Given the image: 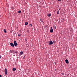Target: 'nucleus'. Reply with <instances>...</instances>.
I'll list each match as a JSON object with an SVG mask.
<instances>
[{
	"mask_svg": "<svg viewBox=\"0 0 77 77\" xmlns=\"http://www.w3.org/2000/svg\"><path fill=\"white\" fill-rule=\"evenodd\" d=\"M53 42L52 41H49V44L50 45H53Z\"/></svg>",
	"mask_w": 77,
	"mask_h": 77,
	"instance_id": "20e7f679",
	"label": "nucleus"
},
{
	"mask_svg": "<svg viewBox=\"0 0 77 77\" xmlns=\"http://www.w3.org/2000/svg\"><path fill=\"white\" fill-rule=\"evenodd\" d=\"M18 36H21V34H19L18 35H17Z\"/></svg>",
	"mask_w": 77,
	"mask_h": 77,
	"instance_id": "f3484780",
	"label": "nucleus"
},
{
	"mask_svg": "<svg viewBox=\"0 0 77 77\" xmlns=\"http://www.w3.org/2000/svg\"><path fill=\"white\" fill-rule=\"evenodd\" d=\"M57 14H59V11H57Z\"/></svg>",
	"mask_w": 77,
	"mask_h": 77,
	"instance_id": "a211bd4d",
	"label": "nucleus"
},
{
	"mask_svg": "<svg viewBox=\"0 0 77 77\" xmlns=\"http://www.w3.org/2000/svg\"><path fill=\"white\" fill-rule=\"evenodd\" d=\"M2 77V75H0V77Z\"/></svg>",
	"mask_w": 77,
	"mask_h": 77,
	"instance_id": "b1692460",
	"label": "nucleus"
},
{
	"mask_svg": "<svg viewBox=\"0 0 77 77\" xmlns=\"http://www.w3.org/2000/svg\"><path fill=\"white\" fill-rule=\"evenodd\" d=\"M47 16L49 17H51V13H48V14Z\"/></svg>",
	"mask_w": 77,
	"mask_h": 77,
	"instance_id": "0eeeda50",
	"label": "nucleus"
},
{
	"mask_svg": "<svg viewBox=\"0 0 77 77\" xmlns=\"http://www.w3.org/2000/svg\"><path fill=\"white\" fill-rule=\"evenodd\" d=\"M5 75H7V74H8V70H7V69H6V68H5Z\"/></svg>",
	"mask_w": 77,
	"mask_h": 77,
	"instance_id": "f257e3e1",
	"label": "nucleus"
},
{
	"mask_svg": "<svg viewBox=\"0 0 77 77\" xmlns=\"http://www.w3.org/2000/svg\"><path fill=\"white\" fill-rule=\"evenodd\" d=\"M58 1H61V0H58Z\"/></svg>",
	"mask_w": 77,
	"mask_h": 77,
	"instance_id": "393cba45",
	"label": "nucleus"
},
{
	"mask_svg": "<svg viewBox=\"0 0 77 77\" xmlns=\"http://www.w3.org/2000/svg\"><path fill=\"white\" fill-rule=\"evenodd\" d=\"M1 16H0V17Z\"/></svg>",
	"mask_w": 77,
	"mask_h": 77,
	"instance_id": "cd10ccee",
	"label": "nucleus"
},
{
	"mask_svg": "<svg viewBox=\"0 0 77 77\" xmlns=\"http://www.w3.org/2000/svg\"><path fill=\"white\" fill-rule=\"evenodd\" d=\"M4 32H5V33H6L7 32H6V29H4Z\"/></svg>",
	"mask_w": 77,
	"mask_h": 77,
	"instance_id": "ddd939ff",
	"label": "nucleus"
},
{
	"mask_svg": "<svg viewBox=\"0 0 77 77\" xmlns=\"http://www.w3.org/2000/svg\"><path fill=\"white\" fill-rule=\"evenodd\" d=\"M10 51L11 53H14V51L13 50H10Z\"/></svg>",
	"mask_w": 77,
	"mask_h": 77,
	"instance_id": "423d86ee",
	"label": "nucleus"
},
{
	"mask_svg": "<svg viewBox=\"0 0 77 77\" xmlns=\"http://www.w3.org/2000/svg\"><path fill=\"white\" fill-rule=\"evenodd\" d=\"M10 45H11V47H14V44L11 43L10 44Z\"/></svg>",
	"mask_w": 77,
	"mask_h": 77,
	"instance_id": "7ed1b4c3",
	"label": "nucleus"
},
{
	"mask_svg": "<svg viewBox=\"0 0 77 77\" xmlns=\"http://www.w3.org/2000/svg\"><path fill=\"white\" fill-rule=\"evenodd\" d=\"M1 57H2V56L0 55V59H1Z\"/></svg>",
	"mask_w": 77,
	"mask_h": 77,
	"instance_id": "412c9836",
	"label": "nucleus"
},
{
	"mask_svg": "<svg viewBox=\"0 0 77 77\" xmlns=\"http://www.w3.org/2000/svg\"><path fill=\"white\" fill-rule=\"evenodd\" d=\"M14 45L15 46H17V45H18V44H17V42H16V41H14Z\"/></svg>",
	"mask_w": 77,
	"mask_h": 77,
	"instance_id": "f03ea898",
	"label": "nucleus"
},
{
	"mask_svg": "<svg viewBox=\"0 0 77 77\" xmlns=\"http://www.w3.org/2000/svg\"><path fill=\"white\" fill-rule=\"evenodd\" d=\"M62 74H63V75H64V73H62Z\"/></svg>",
	"mask_w": 77,
	"mask_h": 77,
	"instance_id": "5701e85b",
	"label": "nucleus"
},
{
	"mask_svg": "<svg viewBox=\"0 0 77 77\" xmlns=\"http://www.w3.org/2000/svg\"><path fill=\"white\" fill-rule=\"evenodd\" d=\"M20 54H21V55H22L23 54V51H21L20 52Z\"/></svg>",
	"mask_w": 77,
	"mask_h": 77,
	"instance_id": "9b49d317",
	"label": "nucleus"
},
{
	"mask_svg": "<svg viewBox=\"0 0 77 77\" xmlns=\"http://www.w3.org/2000/svg\"><path fill=\"white\" fill-rule=\"evenodd\" d=\"M14 53H16V54H17L18 53V51H17V50L14 51Z\"/></svg>",
	"mask_w": 77,
	"mask_h": 77,
	"instance_id": "6e6552de",
	"label": "nucleus"
},
{
	"mask_svg": "<svg viewBox=\"0 0 77 77\" xmlns=\"http://www.w3.org/2000/svg\"><path fill=\"white\" fill-rule=\"evenodd\" d=\"M50 32H51V33H53V29H51L50 30Z\"/></svg>",
	"mask_w": 77,
	"mask_h": 77,
	"instance_id": "9d476101",
	"label": "nucleus"
},
{
	"mask_svg": "<svg viewBox=\"0 0 77 77\" xmlns=\"http://www.w3.org/2000/svg\"><path fill=\"white\" fill-rule=\"evenodd\" d=\"M51 29H53V27H51Z\"/></svg>",
	"mask_w": 77,
	"mask_h": 77,
	"instance_id": "4be33fe9",
	"label": "nucleus"
},
{
	"mask_svg": "<svg viewBox=\"0 0 77 77\" xmlns=\"http://www.w3.org/2000/svg\"><path fill=\"white\" fill-rule=\"evenodd\" d=\"M27 42V41L26 40V42Z\"/></svg>",
	"mask_w": 77,
	"mask_h": 77,
	"instance_id": "a878e982",
	"label": "nucleus"
},
{
	"mask_svg": "<svg viewBox=\"0 0 77 77\" xmlns=\"http://www.w3.org/2000/svg\"><path fill=\"white\" fill-rule=\"evenodd\" d=\"M65 62H66V63H69V61H68V60L67 59H66V60H65Z\"/></svg>",
	"mask_w": 77,
	"mask_h": 77,
	"instance_id": "39448f33",
	"label": "nucleus"
},
{
	"mask_svg": "<svg viewBox=\"0 0 77 77\" xmlns=\"http://www.w3.org/2000/svg\"><path fill=\"white\" fill-rule=\"evenodd\" d=\"M27 32L29 33V30H27Z\"/></svg>",
	"mask_w": 77,
	"mask_h": 77,
	"instance_id": "6ab92c4d",
	"label": "nucleus"
},
{
	"mask_svg": "<svg viewBox=\"0 0 77 77\" xmlns=\"http://www.w3.org/2000/svg\"><path fill=\"white\" fill-rule=\"evenodd\" d=\"M53 29H56V27L54 25H53Z\"/></svg>",
	"mask_w": 77,
	"mask_h": 77,
	"instance_id": "1a4fd4ad",
	"label": "nucleus"
},
{
	"mask_svg": "<svg viewBox=\"0 0 77 77\" xmlns=\"http://www.w3.org/2000/svg\"><path fill=\"white\" fill-rule=\"evenodd\" d=\"M27 24H28V23H27V22H26L25 23V25H27Z\"/></svg>",
	"mask_w": 77,
	"mask_h": 77,
	"instance_id": "2eb2a0df",
	"label": "nucleus"
},
{
	"mask_svg": "<svg viewBox=\"0 0 77 77\" xmlns=\"http://www.w3.org/2000/svg\"><path fill=\"white\" fill-rule=\"evenodd\" d=\"M18 13H21V11H18Z\"/></svg>",
	"mask_w": 77,
	"mask_h": 77,
	"instance_id": "dca6fc26",
	"label": "nucleus"
},
{
	"mask_svg": "<svg viewBox=\"0 0 77 77\" xmlns=\"http://www.w3.org/2000/svg\"><path fill=\"white\" fill-rule=\"evenodd\" d=\"M30 26H31L32 27V23H31V24H30Z\"/></svg>",
	"mask_w": 77,
	"mask_h": 77,
	"instance_id": "aec40b11",
	"label": "nucleus"
},
{
	"mask_svg": "<svg viewBox=\"0 0 77 77\" xmlns=\"http://www.w3.org/2000/svg\"><path fill=\"white\" fill-rule=\"evenodd\" d=\"M53 43H54V41H53Z\"/></svg>",
	"mask_w": 77,
	"mask_h": 77,
	"instance_id": "bb28decb",
	"label": "nucleus"
},
{
	"mask_svg": "<svg viewBox=\"0 0 77 77\" xmlns=\"http://www.w3.org/2000/svg\"><path fill=\"white\" fill-rule=\"evenodd\" d=\"M40 21H41V22H42V23H44V21H43L42 20L40 19Z\"/></svg>",
	"mask_w": 77,
	"mask_h": 77,
	"instance_id": "4468645a",
	"label": "nucleus"
},
{
	"mask_svg": "<svg viewBox=\"0 0 77 77\" xmlns=\"http://www.w3.org/2000/svg\"><path fill=\"white\" fill-rule=\"evenodd\" d=\"M12 70L13 71H15V70H16V68H13Z\"/></svg>",
	"mask_w": 77,
	"mask_h": 77,
	"instance_id": "f8f14e48",
	"label": "nucleus"
}]
</instances>
